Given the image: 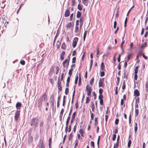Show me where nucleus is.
<instances>
[{
	"instance_id": "f257e3e1",
	"label": "nucleus",
	"mask_w": 148,
	"mask_h": 148,
	"mask_svg": "<svg viewBox=\"0 0 148 148\" xmlns=\"http://www.w3.org/2000/svg\"><path fill=\"white\" fill-rule=\"evenodd\" d=\"M47 100V96L46 93L44 94L37 101L38 107L40 108L42 107L43 101L46 102Z\"/></svg>"
},
{
	"instance_id": "f03ea898",
	"label": "nucleus",
	"mask_w": 148,
	"mask_h": 148,
	"mask_svg": "<svg viewBox=\"0 0 148 148\" xmlns=\"http://www.w3.org/2000/svg\"><path fill=\"white\" fill-rule=\"evenodd\" d=\"M38 124V119L36 117H34L31 120L30 123L31 126L37 127Z\"/></svg>"
},
{
	"instance_id": "7ed1b4c3",
	"label": "nucleus",
	"mask_w": 148,
	"mask_h": 148,
	"mask_svg": "<svg viewBox=\"0 0 148 148\" xmlns=\"http://www.w3.org/2000/svg\"><path fill=\"white\" fill-rule=\"evenodd\" d=\"M70 60V57L68 56L67 59H65L63 62V66L64 68L66 66L67 67L69 65V62Z\"/></svg>"
},
{
	"instance_id": "20e7f679",
	"label": "nucleus",
	"mask_w": 148,
	"mask_h": 148,
	"mask_svg": "<svg viewBox=\"0 0 148 148\" xmlns=\"http://www.w3.org/2000/svg\"><path fill=\"white\" fill-rule=\"evenodd\" d=\"M86 90L87 92V95L88 96L90 95L92 91L91 87L89 85H87L86 87Z\"/></svg>"
},
{
	"instance_id": "39448f33",
	"label": "nucleus",
	"mask_w": 148,
	"mask_h": 148,
	"mask_svg": "<svg viewBox=\"0 0 148 148\" xmlns=\"http://www.w3.org/2000/svg\"><path fill=\"white\" fill-rule=\"evenodd\" d=\"M20 115V110H17L15 114L14 118L16 121L18 120Z\"/></svg>"
},
{
	"instance_id": "423d86ee",
	"label": "nucleus",
	"mask_w": 148,
	"mask_h": 148,
	"mask_svg": "<svg viewBox=\"0 0 148 148\" xmlns=\"http://www.w3.org/2000/svg\"><path fill=\"white\" fill-rule=\"evenodd\" d=\"M78 40V38L77 37H75L74 38L72 45L73 48H75L76 46Z\"/></svg>"
},
{
	"instance_id": "0eeeda50",
	"label": "nucleus",
	"mask_w": 148,
	"mask_h": 148,
	"mask_svg": "<svg viewBox=\"0 0 148 148\" xmlns=\"http://www.w3.org/2000/svg\"><path fill=\"white\" fill-rule=\"evenodd\" d=\"M84 19V17L83 16H82L79 18V21L80 22V28H81L83 25Z\"/></svg>"
},
{
	"instance_id": "6e6552de",
	"label": "nucleus",
	"mask_w": 148,
	"mask_h": 148,
	"mask_svg": "<svg viewBox=\"0 0 148 148\" xmlns=\"http://www.w3.org/2000/svg\"><path fill=\"white\" fill-rule=\"evenodd\" d=\"M54 96L53 95V94H52L51 95V96L50 97L49 99L51 101V102L52 103V106L53 107L54 106Z\"/></svg>"
},
{
	"instance_id": "1a4fd4ad",
	"label": "nucleus",
	"mask_w": 148,
	"mask_h": 148,
	"mask_svg": "<svg viewBox=\"0 0 148 148\" xmlns=\"http://www.w3.org/2000/svg\"><path fill=\"white\" fill-rule=\"evenodd\" d=\"M104 80L100 79L99 80V87H102L103 88L104 85L103 84Z\"/></svg>"
},
{
	"instance_id": "9d476101",
	"label": "nucleus",
	"mask_w": 148,
	"mask_h": 148,
	"mask_svg": "<svg viewBox=\"0 0 148 148\" xmlns=\"http://www.w3.org/2000/svg\"><path fill=\"white\" fill-rule=\"evenodd\" d=\"M58 87V90L61 91L62 90L61 83L58 80L57 82Z\"/></svg>"
},
{
	"instance_id": "9b49d317",
	"label": "nucleus",
	"mask_w": 148,
	"mask_h": 148,
	"mask_svg": "<svg viewBox=\"0 0 148 148\" xmlns=\"http://www.w3.org/2000/svg\"><path fill=\"white\" fill-rule=\"evenodd\" d=\"M70 116H69L67 118V120L66 121V127L65 130H66V132L67 131L68 126V123L69 122V120H70Z\"/></svg>"
},
{
	"instance_id": "f8f14e48",
	"label": "nucleus",
	"mask_w": 148,
	"mask_h": 148,
	"mask_svg": "<svg viewBox=\"0 0 148 148\" xmlns=\"http://www.w3.org/2000/svg\"><path fill=\"white\" fill-rule=\"evenodd\" d=\"M21 103L20 102H17L16 105V109L17 110H19L21 108Z\"/></svg>"
},
{
	"instance_id": "ddd939ff",
	"label": "nucleus",
	"mask_w": 148,
	"mask_h": 148,
	"mask_svg": "<svg viewBox=\"0 0 148 148\" xmlns=\"http://www.w3.org/2000/svg\"><path fill=\"white\" fill-rule=\"evenodd\" d=\"M124 38V37L123 38H122V42L121 43V49L122 50V53L121 54H119V56H121V55H122L123 54H122V53L123 52V44L125 42V41L124 40H123V39Z\"/></svg>"
},
{
	"instance_id": "4468645a",
	"label": "nucleus",
	"mask_w": 148,
	"mask_h": 148,
	"mask_svg": "<svg viewBox=\"0 0 148 148\" xmlns=\"http://www.w3.org/2000/svg\"><path fill=\"white\" fill-rule=\"evenodd\" d=\"M134 94L135 95L138 96L140 95V92L137 89H135L134 91Z\"/></svg>"
},
{
	"instance_id": "2eb2a0df",
	"label": "nucleus",
	"mask_w": 148,
	"mask_h": 148,
	"mask_svg": "<svg viewBox=\"0 0 148 148\" xmlns=\"http://www.w3.org/2000/svg\"><path fill=\"white\" fill-rule=\"evenodd\" d=\"M70 11L69 10L67 9L66 10L64 13V16L65 17L69 16L70 15Z\"/></svg>"
},
{
	"instance_id": "dca6fc26",
	"label": "nucleus",
	"mask_w": 148,
	"mask_h": 148,
	"mask_svg": "<svg viewBox=\"0 0 148 148\" xmlns=\"http://www.w3.org/2000/svg\"><path fill=\"white\" fill-rule=\"evenodd\" d=\"M137 56H145V54L143 53V49H140L138 54Z\"/></svg>"
},
{
	"instance_id": "f3484780",
	"label": "nucleus",
	"mask_w": 148,
	"mask_h": 148,
	"mask_svg": "<svg viewBox=\"0 0 148 148\" xmlns=\"http://www.w3.org/2000/svg\"><path fill=\"white\" fill-rule=\"evenodd\" d=\"M79 132L81 134V136L82 137L84 136V131L83 130L80 129L79 130Z\"/></svg>"
},
{
	"instance_id": "a211bd4d",
	"label": "nucleus",
	"mask_w": 148,
	"mask_h": 148,
	"mask_svg": "<svg viewBox=\"0 0 148 148\" xmlns=\"http://www.w3.org/2000/svg\"><path fill=\"white\" fill-rule=\"evenodd\" d=\"M33 140V138L32 136H30L28 139V143L30 144L32 143Z\"/></svg>"
},
{
	"instance_id": "6ab92c4d",
	"label": "nucleus",
	"mask_w": 148,
	"mask_h": 148,
	"mask_svg": "<svg viewBox=\"0 0 148 148\" xmlns=\"http://www.w3.org/2000/svg\"><path fill=\"white\" fill-rule=\"evenodd\" d=\"M139 67V66L138 65L137 66H136L134 69V74H137L138 73V68Z\"/></svg>"
},
{
	"instance_id": "aec40b11",
	"label": "nucleus",
	"mask_w": 148,
	"mask_h": 148,
	"mask_svg": "<svg viewBox=\"0 0 148 148\" xmlns=\"http://www.w3.org/2000/svg\"><path fill=\"white\" fill-rule=\"evenodd\" d=\"M147 45V43L146 42H145L140 47V49H143L146 47Z\"/></svg>"
},
{
	"instance_id": "412c9836",
	"label": "nucleus",
	"mask_w": 148,
	"mask_h": 148,
	"mask_svg": "<svg viewBox=\"0 0 148 148\" xmlns=\"http://www.w3.org/2000/svg\"><path fill=\"white\" fill-rule=\"evenodd\" d=\"M81 15V13L80 11H78L77 12V14L76 15V17L77 18H80Z\"/></svg>"
},
{
	"instance_id": "4be33fe9",
	"label": "nucleus",
	"mask_w": 148,
	"mask_h": 148,
	"mask_svg": "<svg viewBox=\"0 0 148 148\" xmlns=\"http://www.w3.org/2000/svg\"><path fill=\"white\" fill-rule=\"evenodd\" d=\"M101 70L102 71L104 70L105 65L103 62H102L101 65Z\"/></svg>"
},
{
	"instance_id": "5701e85b",
	"label": "nucleus",
	"mask_w": 148,
	"mask_h": 148,
	"mask_svg": "<svg viewBox=\"0 0 148 148\" xmlns=\"http://www.w3.org/2000/svg\"><path fill=\"white\" fill-rule=\"evenodd\" d=\"M91 106L92 111V112H94L95 109V106L94 105V103L93 102H91Z\"/></svg>"
},
{
	"instance_id": "b1692460",
	"label": "nucleus",
	"mask_w": 148,
	"mask_h": 148,
	"mask_svg": "<svg viewBox=\"0 0 148 148\" xmlns=\"http://www.w3.org/2000/svg\"><path fill=\"white\" fill-rule=\"evenodd\" d=\"M61 48L62 49L65 50L66 49V45L65 42H63L61 46Z\"/></svg>"
},
{
	"instance_id": "393cba45",
	"label": "nucleus",
	"mask_w": 148,
	"mask_h": 148,
	"mask_svg": "<svg viewBox=\"0 0 148 148\" xmlns=\"http://www.w3.org/2000/svg\"><path fill=\"white\" fill-rule=\"evenodd\" d=\"M139 110L138 109H136L135 110V116H138L139 114Z\"/></svg>"
},
{
	"instance_id": "a878e982",
	"label": "nucleus",
	"mask_w": 148,
	"mask_h": 148,
	"mask_svg": "<svg viewBox=\"0 0 148 148\" xmlns=\"http://www.w3.org/2000/svg\"><path fill=\"white\" fill-rule=\"evenodd\" d=\"M87 31L86 30L84 32V36H83V40H84V41H85V38H86V35H87Z\"/></svg>"
},
{
	"instance_id": "bb28decb",
	"label": "nucleus",
	"mask_w": 148,
	"mask_h": 148,
	"mask_svg": "<svg viewBox=\"0 0 148 148\" xmlns=\"http://www.w3.org/2000/svg\"><path fill=\"white\" fill-rule=\"evenodd\" d=\"M44 125V121L43 120H41L39 123L40 127H42Z\"/></svg>"
},
{
	"instance_id": "cd10ccee",
	"label": "nucleus",
	"mask_w": 148,
	"mask_h": 148,
	"mask_svg": "<svg viewBox=\"0 0 148 148\" xmlns=\"http://www.w3.org/2000/svg\"><path fill=\"white\" fill-rule=\"evenodd\" d=\"M145 90L147 92H148V82H147L146 83Z\"/></svg>"
},
{
	"instance_id": "c85d7f7f",
	"label": "nucleus",
	"mask_w": 148,
	"mask_h": 148,
	"mask_svg": "<svg viewBox=\"0 0 148 148\" xmlns=\"http://www.w3.org/2000/svg\"><path fill=\"white\" fill-rule=\"evenodd\" d=\"M51 138H50L49 139V148H51Z\"/></svg>"
},
{
	"instance_id": "c756f323",
	"label": "nucleus",
	"mask_w": 148,
	"mask_h": 148,
	"mask_svg": "<svg viewBox=\"0 0 148 148\" xmlns=\"http://www.w3.org/2000/svg\"><path fill=\"white\" fill-rule=\"evenodd\" d=\"M138 129L137 124L136 123H135V126L134 127L135 132L136 133Z\"/></svg>"
},
{
	"instance_id": "7c9ffc66",
	"label": "nucleus",
	"mask_w": 148,
	"mask_h": 148,
	"mask_svg": "<svg viewBox=\"0 0 148 148\" xmlns=\"http://www.w3.org/2000/svg\"><path fill=\"white\" fill-rule=\"evenodd\" d=\"M78 29H79V27H78V26H77H77L75 25V33L78 32H79Z\"/></svg>"
},
{
	"instance_id": "2f4dec72",
	"label": "nucleus",
	"mask_w": 148,
	"mask_h": 148,
	"mask_svg": "<svg viewBox=\"0 0 148 148\" xmlns=\"http://www.w3.org/2000/svg\"><path fill=\"white\" fill-rule=\"evenodd\" d=\"M94 79L93 77L92 78L90 81V84L91 85H92L93 84V82L94 81Z\"/></svg>"
},
{
	"instance_id": "473e14b6",
	"label": "nucleus",
	"mask_w": 148,
	"mask_h": 148,
	"mask_svg": "<svg viewBox=\"0 0 148 148\" xmlns=\"http://www.w3.org/2000/svg\"><path fill=\"white\" fill-rule=\"evenodd\" d=\"M98 118H95V125H97L98 124V122L97 121Z\"/></svg>"
},
{
	"instance_id": "72a5a7b5",
	"label": "nucleus",
	"mask_w": 148,
	"mask_h": 148,
	"mask_svg": "<svg viewBox=\"0 0 148 148\" xmlns=\"http://www.w3.org/2000/svg\"><path fill=\"white\" fill-rule=\"evenodd\" d=\"M125 86H126V85H125V81H124L123 82V86L122 87V89L123 90H124L125 88Z\"/></svg>"
},
{
	"instance_id": "f704fd0d",
	"label": "nucleus",
	"mask_w": 148,
	"mask_h": 148,
	"mask_svg": "<svg viewBox=\"0 0 148 148\" xmlns=\"http://www.w3.org/2000/svg\"><path fill=\"white\" fill-rule=\"evenodd\" d=\"M86 103H88L90 102V99L88 97H86Z\"/></svg>"
},
{
	"instance_id": "c9c22d12",
	"label": "nucleus",
	"mask_w": 148,
	"mask_h": 148,
	"mask_svg": "<svg viewBox=\"0 0 148 148\" xmlns=\"http://www.w3.org/2000/svg\"><path fill=\"white\" fill-rule=\"evenodd\" d=\"M59 70H60V68H59V67L58 66H56V75L58 74V72L59 71Z\"/></svg>"
},
{
	"instance_id": "e433bc0d",
	"label": "nucleus",
	"mask_w": 148,
	"mask_h": 148,
	"mask_svg": "<svg viewBox=\"0 0 148 148\" xmlns=\"http://www.w3.org/2000/svg\"><path fill=\"white\" fill-rule=\"evenodd\" d=\"M78 9L80 11H81L82 10V6L81 5L79 4H78L77 6Z\"/></svg>"
},
{
	"instance_id": "4c0bfd02",
	"label": "nucleus",
	"mask_w": 148,
	"mask_h": 148,
	"mask_svg": "<svg viewBox=\"0 0 148 148\" xmlns=\"http://www.w3.org/2000/svg\"><path fill=\"white\" fill-rule=\"evenodd\" d=\"M72 26V23L71 22H70L68 24L66 25V27L67 28H70Z\"/></svg>"
},
{
	"instance_id": "58836bf2",
	"label": "nucleus",
	"mask_w": 148,
	"mask_h": 148,
	"mask_svg": "<svg viewBox=\"0 0 148 148\" xmlns=\"http://www.w3.org/2000/svg\"><path fill=\"white\" fill-rule=\"evenodd\" d=\"M99 93L100 95H102V94L103 93V90L102 88H99Z\"/></svg>"
},
{
	"instance_id": "ea45409f",
	"label": "nucleus",
	"mask_w": 148,
	"mask_h": 148,
	"mask_svg": "<svg viewBox=\"0 0 148 148\" xmlns=\"http://www.w3.org/2000/svg\"><path fill=\"white\" fill-rule=\"evenodd\" d=\"M131 141L130 140L127 144V147H130L131 146Z\"/></svg>"
},
{
	"instance_id": "a19ab883",
	"label": "nucleus",
	"mask_w": 148,
	"mask_h": 148,
	"mask_svg": "<svg viewBox=\"0 0 148 148\" xmlns=\"http://www.w3.org/2000/svg\"><path fill=\"white\" fill-rule=\"evenodd\" d=\"M116 138V135L115 134H113L112 138V140L113 141H114Z\"/></svg>"
},
{
	"instance_id": "79ce46f5",
	"label": "nucleus",
	"mask_w": 148,
	"mask_h": 148,
	"mask_svg": "<svg viewBox=\"0 0 148 148\" xmlns=\"http://www.w3.org/2000/svg\"><path fill=\"white\" fill-rule=\"evenodd\" d=\"M73 71V69H70V70L69 71V75H70V77H71L72 75V72Z\"/></svg>"
},
{
	"instance_id": "37998d69",
	"label": "nucleus",
	"mask_w": 148,
	"mask_h": 148,
	"mask_svg": "<svg viewBox=\"0 0 148 148\" xmlns=\"http://www.w3.org/2000/svg\"><path fill=\"white\" fill-rule=\"evenodd\" d=\"M64 112V110L63 108L62 109L60 113V116H62Z\"/></svg>"
},
{
	"instance_id": "c03bdc74",
	"label": "nucleus",
	"mask_w": 148,
	"mask_h": 148,
	"mask_svg": "<svg viewBox=\"0 0 148 148\" xmlns=\"http://www.w3.org/2000/svg\"><path fill=\"white\" fill-rule=\"evenodd\" d=\"M75 145L74 147V148H75V147L77 146H78V141L77 140H76L75 141Z\"/></svg>"
},
{
	"instance_id": "a18cd8bd",
	"label": "nucleus",
	"mask_w": 148,
	"mask_h": 148,
	"mask_svg": "<svg viewBox=\"0 0 148 148\" xmlns=\"http://www.w3.org/2000/svg\"><path fill=\"white\" fill-rule=\"evenodd\" d=\"M90 114H91V119L92 120H93L94 119V115L92 113H91V111H90Z\"/></svg>"
},
{
	"instance_id": "49530a36",
	"label": "nucleus",
	"mask_w": 148,
	"mask_h": 148,
	"mask_svg": "<svg viewBox=\"0 0 148 148\" xmlns=\"http://www.w3.org/2000/svg\"><path fill=\"white\" fill-rule=\"evenodd\" d=\"M98 98L99 100L103 99V96L102 95H100L99 96Z\"/></svg>"
},
{
	"instance_id": "de8ad7c7",
	"label": "nucleus",
	"mask_w": 148,
	"mask_h": 148,
	"mask_svg": "<svg viewBox=\"0 0 148 148\" xmlns=\"http://www.w3.org/2000/svg\"><path fill=\"white\" fill-rule=\"evenodd\" d=\"M100 139V136H98V140H97V144L98 148L99 147V141Z\"/></svg>"
},
{
	"instance_id": "09e8293b",
	"label": "nucleus",
	"mask_w": 148,
	"mask_h": 148,
	"mask_svg": "<svg viewBox=\"0 0 148 148\" xmlns=\"http://www.w3.org/2000/svg\"><path fill=\"white\" fill-rule=\"evenodd\" d=\"M72 0V3L71 4V5L73 6H74V5L75 4V0Z\"/></svg>"
},
{
	"instance_id": "8fccbe9b",
	"label": "nucleus",
	"mask_w": 148,
	"mask_h": 148,
	"mask_svg": "<svg viewBox=\"0 0 148 148\" xmlns=\"http://www.w3.org/2000/svg\"><path fill=\"white\" fill-rule=\"evenodd\" d=\"M138 78V75H137V74H135L134 75V80H136Z\"/></svg>"
},
{
	"instance_id": "3c124183",
	"label": "nucleus",
	"mask_w": 148,
	"mask_h": 148,
	"mask_svg": "<svg viewBox=\"0 0 148 148\" xmlns=\"http://www.w3.org/2000/svg\"><path fill=\"white\" fill-rule=\"evenodd\" d=\"M105 75V73L104 71H101L100 73V76L101 77H103V76H104Z\"/></svg>"
},
{
	"instance_id": "603ef678",
	"label": "nucleus",
	"mask_w": 148,
	"mask_h": 148,
	"mask_svg": "<svg viewBox=\"0 0 148 148\" xmlns=\"http://www.w3.org/2000/svg\"><path fill=\"white\" fill-rule=\"evenodd\" d=\"M116 25H117V23H116V21H115L114 22L113 28L114 29H115L116 27Z\"/></svg>"
},
{
	"instance_id": "864d4df0",
	"label": "nucleus",
	"mask_w": 148,
	"mask_h": 148,
	"mask_svg": "<svg viewBox=\"0 0 148 148\" xmlns=\"http://www.w3.org/2000/svg\"><path fill=\"white\" fill-rule=\"evenodd\" d=\"M82 3L85 5V4L87 2L88 0H82Z\"/></svg>"
},
{
	"instance_id": "5fc2aeb1",
	"label": "nucleus",
	"mask_w": 148,
	"mask_h": 148,
	"mask_svg": "<svg viewBox=\"0 0 148 148\" xmlns=\"http://www.w3.org/2000/svg\"><path fill=\"white\" fill-rule=\"evenodd\" d=\"M127 18L126 17L125 19V22H124V27L125 28L126 27V24L127 23Z\"/></svg>"
},
{
	"instance_id": "6e6d98bb",
	"label": "nucleus",
	"mask_w": 148,
	"mask_h": 148,
	"mask_svg": "<svg viewBox=\"0 0 148 148\" xmlns=\"http://www.w3.org/2000/svg\"><path fill=\"white\" fill-rule=\"evenodd\" d=\"M69 89L68 88H66L65 90V94L67 95L69 92Z\"/></svg>"
},
{
	"instance_id": "4d7b16f0",
	"label": "nucleus",
	"mask_w": 148,
	"mask_h": 148,
	"mask_svg": "<svg viewBox=\"0 0 148 148\" xmlns=\"http://www.w3.org/2000/svg\"><path fill=\"white\" fill-rule=\"evenodd\" d=\"M40 142L41 143V148H45L44 144H43V141H41Z\"/></svg>"
},
{
	"instance_id": "13d9d810",
	"label": "nucleus",
	"mask_w": 148,
	"mask_h": 148,
	"mask_svg": "<svg viewBox=\"0 0 148 148\" xmlns=\"http://www.w3.org/2000/svg\"><path fill=\"white\" fill-rule=\"evenodd\" d=\"M76 112H75L73 113V114H72V119H75V116L76 115Z\"/></svg>"
},
{
	"instance_id": "bf43d9fd",
	"label": "nucleus",
	"mask_w": 148,
	"mask_h": 148,
	"mask_svg": "<svg viewBox=\"0 0 148 148\" xmlns=\"http://www.w3.org/2000/svg\"><path fill=\"white\" fill-rule=\"evenodd\" d=\"M93 95L94 96V99H96L97 97V95L94 91L93 92Z\"/></svg>"
},
{
	"instance_id": "052dcab7",
	"label": "nucleus",
	"mask_w": 148,
	"mask_h": 148,
	"mask_svg": "<svg viewBox=\"0 0 148 148\" xmlns=\"http://www.w3.org/2000/svg\"><path fill=\"white\" fill-rule=\"evenodd\" d=\"M93 60L91 59L90 60V69H91V67H92V64H93Z\"/></svg>"
},
{
	"instance_id": "680f3d73",
	"label": "nucleus",
	"mask_w": 148,
	"mask_h": 148,
	"mask_svg": "<svg viewBox=\"0 0 148 148\" xmlns=\"http://www.w3.org/2000/svg\"><path fill=\"white\" fill-rule=\"evenodd\" d=\"M20 63L22 65H24L25 64V61L24 60H21L20 61Z\"/></svg>"
},
{
	"instance_id": "e2e57ef3",
	"label": "nucleus",
	"mask_w": 148,
	"mask_h": 148,
	"mask_svg": "<svg viewBox=\"0 0 148 148\" xmlns=\"http://www.w3.org/2000/svg\"><path fill=\"white\" fill-rule=\"evenodd\" d=\"M78 76H77L75 78V84H77V81L78 79Z\"/></svg>"
},
{
	"instance_id": "0e129e2a",
	"label": "nucleus",
	"mask_w": 148,
	"mask_h": 148,
	"mask_svg": "<svg viewBox=\"0 0 148 148\" xmlns=\"http://www.w3.org/2000/svg\"><path fill=\"white\" fill-rule=\"evenodd\" d=\"M119 140H117L116 143H115L114 144V145H116L117 146H119Z\"/></svg>"
},
{
	"instance_id": "69168bd1",
	"label": "nucleus",
	"mask_w": 148,
	"mask_h": 148,
	"mask_svg": "<svg viewBox=\"0 0 148 148\" xmlns=\"http://www.w3.org/2000/svg\"><path fill=\"white\" fill-rule=\"evenodd\" d=\"M75 108L76 109H77L78 108V102L77 101L76 103H75Z\"/></svg>"
},
{
	"instance_id": "338daca9",
	"label": "nucleus",
	"mask_w": 148,
	"mask_h": 148,
	"mask_svg": "<svg viewBox=\"0 0 148 148\" xmlns=\"http://www.w3.org/2000/svg\"><path fill=\"white\" fill-rule=\"evenodd\" d=\"M119 121V119H116L115 120V123L116 125H117L118 124Z\"/></svg>"
},
{
	"instance_id": "774afa93",
	"label": "nucleus",
	"mask_w": 148,
	"mask_h": 148,
	"mask_svg": "<svg viewBox=\"0 0 148 148\" xmlns=\"http://www.w3.org/2000/svg\"><path fill=\"white\" fill-rule=\"evenodd\" d=\"M76 58L75 57H73L72 59V63H75V62Z\"/></svg>"
}]
</instances>
